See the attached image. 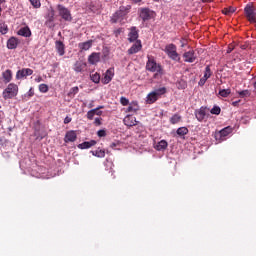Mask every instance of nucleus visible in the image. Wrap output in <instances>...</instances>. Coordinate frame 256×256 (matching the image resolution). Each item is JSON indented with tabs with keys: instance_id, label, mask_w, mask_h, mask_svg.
I'll return each mask as SVG.
<instances>
[{
	"instance_id": "obj_1",
	"label": "nucleus",
	"mask_w": 256,
	"mask_h": 256,
	"mask_svg": "<svg viewBox=\"0 0 256 256\" xmlns=\"http://www.w3.org/2000/svg\"><path fill=\"white\" fill-rule=\"evenodd\" d=\"M147 59L148 60L146 62V71H150V73H155L154 79H159V77H163L165 73L163 70V66H161V64H158L153 56H147Z\"/></svg>"
},
{
	"instance_id": "obj_2",
	"label": "nucleus",
	"mask_w": 256,
	"mask_h": 256,
	"mask_svg": "<svg viewBox=\"0 0 256 256\" xmlns=\"http://www.w3.org/2000/svg\"><path fill=\"white\" fill-rule=\"evenodd\" d=\"M131 6H120L119 10L111 16V23H125V17H127Z\"/></svg>"
},
{
	"instance_id": "obj_3",
	"label": "nucleus",
	"mask_w": 256,
	"mask_h": 256,
	"mask_svg": "<svg viewBox=\"0 0 256 256\" xmlns=\"http://www.w3.org/2000/svg\"><path fill=\"white\" fill-rule=\"evenodd\" d=\"M19 95V86L15 83H9L2 92V97L5 101L9 99H15Z\"/></svg>"
},
{
	"instance_id": "obj_4",
	"label": "nucleus",
	"mask_w": 256,
	"mask_h": 256,
	"mask_svg": "<svg viewBox=\"0 0 256 256\" xmlns=\"http://www.w3.org/2000/svg\"><path fill=\"white\" fill-rule=\"evenodd\" d=\"M167 93V88L162 87L150 92L146 97L147 105H153L157 100L161 99L162 95Z\"/></svg>"
},
{
	"instance_id": "obj_5",
	"label": "nucleus",
	"mask_w": 256,
	"mask_h": 256,
	"mask_svg": "<svg viewBox=\"0 0 256 256\" xmlns=\"http://www.w3.org/2000/svg\"><path fill=\"white\" fill-rule=\"evenodd\" d=\"M165 53L172 59V61H181V57H179V53H177V46H175V44L166 45Z\"/></svg>"
},
{
	"instance_id": "obj_6",
	"label": "nucleus",
	"mask_w": 256,
	"mask_h": 256,
	"mask_svg": "<svg viewBox=\"0 0 256 256\" xmlns=\"http://www.w3.org/2000/svg\"><path fill=\"white\" fill-rule=\"evenodd\" d=\"M245 16L250 23H256V9L253 6L246 5L245 9Z\"/></svg>"
},
{
	"instance_id": "obj_7",
	"label": "nucleus",
	"mask_w": 256,
	"mask_h": 256,
	"mask_svg": "<svg viewBox=\"0 0 256 256\" xmlns=\"http://www.w3.org/2000/svg\"><path fill=\"white\" fill-rule=\"evenodd\" d=\"M45 25L46 27H49V29H53L55 27V10L50 9L48 10L46 16H45Z\"/></svg>"
},
{
	"instance_id": "obj_8",
	"label": "nucleus",
	"mask_w": 256,
	"mask_h": 256,
	"mask_svg": "<svg viewBox=\"0 0 256 256\" xmlns=\"http://www.w3.org/2000/svg\"><path fill=\"white\" fill-rule=\"evenodd\" d=\"M57 9L59 11L60 17H62V19H64V21H72L73 20V18L71 17V11H69V9L65 8V6L59 4L57 6Z\"/></svg>"
},
{
	"instance_id": "obj_9",
	"label": "nucleus",
	"mask_w": 256,
	"mask_h": 256,
	"mask_svg": "<svg viewBox=\"0 0 256 256\" xmlns=\"http://www.w3.org/2000/svg\"><path fill=\"white\" fill-rule=\"evenodd\" d=\"M33 74V69L31 68H22L16 72V80L21 81Z\"/></svg>"
},
{
	"instance_id": "obj_10",
	"label": "nucleus",
	"mask_w": 256,
	"mask_h": 256,
	"mask_svg": "<svg viewBox=\"0 0 256 256\" xmlns=\"http://www.w3.org/2000/svg\"><path fill=\"white\" fill-rule=\"evenodd\" d=\"M183 59L185 63H195V61H197V55L195 54V50L185 52L183 54Z\"/></svg>"
},
{
	"instance_id": "obj_11",
	"label": "nucleus",
	"mask_w": 256,
	"mask_h": 256,
	"mask_svg": "<svg viewBox=\"0 0 256 256\" xmlns=\"http://www.w3.org/2000/svg\"><path fill=\"white\" fill-rule=\"evenodd\" d=\"M143 49V44H141V40H136L135 43L128 49V55H135V53H139Z\"/></svg>"
},
{
	"instance_id": "obj_12",
	"label": "nucleus",
	"mask_w": 256,
	"mask_h": 256,
	"mask_svg": "<svg viewBox=\"0 0 256 256\" xmlns=\"http://www.w3.org/2000/svg\"><path fill=\"white\" fill-rule=\"evenodd\" d=\"M153 15H155V12L151 11L149 8H143L140 12V17L143 21L153 19Z\"/></svg>"
},
{
	"instance_id": "obj_13",
	"label": "nucleus",
	"mask_w": 256,
	"mask_h": 256,
	"mask_svg": "<svg viewBox=\"0 0 256 256\" xmlns=\"http://www.w3.org/2000/svg\"><path fill=\"white\" fill-rule=\"evenodd\" d=\"M139 39V31L137 30V27H131L130 32L128 33V41L130 43H135Z\"/></svg>"
},
{
	"instance_id": "obj_14",
	"label": "nucleus",
	"mask_w": 256,
	"mask_h": 256,
	"mask_svg": "<svg viewBox=\"0 0 256 256\" xmlns=\"http://www.w3.org/2000/svg\"><path fill=\"white\" fill-rule=\"evenodd\" d=\"M64 141L65 143H75L77 141V132L75 130L66 132Z\"/></svg>"
},
{
	"instance_id": "obj_15",
	"label": "nucleus",
	"mask_w": 256,
	"mask_h": 256,
	"mask_svg": "<svg viewBox=\"0 0 256 256\" xmlns=\"http://www.w3.org/2000/svg\"><path fill=\"white\" fill-rule=\"evenodd\" d=\"M2 81L5 85L10 81H13V71L11 69H6L2 72Z\"/></svg>"
},
{
	"instance_id": "obj_16",
	"label": "nucleus",
	"mask_w": 256,
	"mask_h": 256,
	"mask_svg": "<svg viewBox=\"0 0 256 256\" xmlns=\"http://www.w3.org/2000/svg\"><path fill=\"white\" fill-rule=\"evenodd\" d=\"M114 75L115 73L113 72V69H108L102 78L103 85H108V83H111V81H113Z\"/></svg>"
},
{
	"instance_id": "obj_17",
	"label": "nucleus",
	"mask_w": 256,
	"mask_h": 256,
	"mask_svg": "<svg viewBox=\"0 0 256 256\" xmlns=\"http://www.w3.org/2000/svg\"><path fill=\"white\" fill-rule=\"evenodd\" d=\"M19 43V38L12 36L7 40V49H17Z\"/></svg>"
},
{
	"instance_id": "obj_18",
	"label": "nucleus",
	"mask_w": 256,
	"mask_h": 256,
	"mask_svg": "<svg viewBox=\"0 0 256 256\" xmlns=\"http://www.w3.org/2000/svg\"><path fill=\"white\" fill-rule=\"evenodd\" d=\"M17 35H19L20 37H26V38L31 37L32 35L31 28H29V26H24L17 31Z\"/></svg>"
},
{
	"instance_id": "obj_19",
	"label": "nucleus",
	"mask_w": 256,
	"mask_h": 256,
	"mask_svg": "<svg viewBox=\"0 0 256 256\" xmlns=\"http://www.w3.org/2000/svg\"><path fill=\"white\" fill-rule=\"evenodd\" d=\"M55 49L60 57L65 55V44L61 40L55 42Z\"/></svg>"
},
{
	"instance_id": "obj_20",
	"label": "nucleus",
	"mask_w": 256,
	"mask_h": 256,
	"mask_svg": "<svg viewBox=\"0 0 256 256\" xmlns=\"http://www.w3.org/2000/svg\"><path fill=\"white\" fill-rule=\"evenodd\" d=\"M207 116V113L205 112V108L201 107L198 110H195V117L199 123H202V121L205 120V117Z\"/></svg>"
},
{
	"instance_id": "obj_21",
	"label": "nucleus",
	"mask_w": 256,
	"mask_h": 256,
	"mask_svg": "<svg viewBox=\"0 0 256 256\" xmlns=\"http://www.w3.org/2000/svg\"><path fill=\"white\" fill-rule=\"evenodd\" d=\"M101 61V53L93 52L89 57H88V62L90 65H95Z\"/></svg>"
},
{
	"instance_id": "obj_22",
	"label": "nucleus",
	"mask_w": 256,
	"mask_h": 256,
	"mask_svg": "<svg viewBox=\"0 0 256 256\" xmlns=\"http://www.w3.org/2000/svg\"><path fill=\"white\" fill-rule=\"evenodd\" d=\"M95 115H98V117H101V115H103V111L99 110V108L92 109L87 112L86 117L87 119H89V121H93V118L95 117Z\"/></svg>"
},
{
	"instance_id": "obj_23",
	"label": "nucleus",
	"mask_w": 256,
	"mask_h": 256,
	"mask_svg": "<svg viewBox=\"0 0 256 256\" xmlns=\"http://www.w3.org/2000/svg\"><path fill=\"white\" fill-rule=\"evenodd\" d=\"M87 67V63L83 62L82 60L76 61L74 64V71L76 73H81Z\"/></svg>"
},
{
	"instance_id": "obj_24",
	"label": "nucleus",
	"mask_w": 256,
	"mask_h": 256,
	"mask_svg": "<svg viewBox=\"0 0 256 256\" xmlns=\"http://www.w3.org/2000/svg\"><path fill=\"white\" fill-rule=\"evenodd\" d=\"M123 121L124 125H126L127 127H135V125H137V120L131 115H127Z\"/></svg>"
},
{
	"instance_id": "obj_25",
	"label": "nucleus",
	"mask_w": 256,
	"mask_h": 256,
	"mask_svg": "<svg viewBox=\"0 0 256 256\" xmlns=\"http://www.w3.org/2000/svg\"><path fill=\"white\" fill-rule=\"evenodd\" d=\"M97 145V141L91 140L86 141L78 145V149H91V147H95Z\"/></svg>"
},
{
	"instance_id": "obj_26",
	"label": "nucleus",
	"mask_w": 256,
	"mask_h": 256,
	"mask_svg": "<svg viewBox=\"0 0 256 256\" xmlns=\"http://www.w3.org/2000/svg\"><path fill=\"white\" fill-rule=\"evenodd\" d=\"M78 47L81 51H89L90 47H93V41L88 40L86 42L79 43Z\"/></svg>"
},
{
	"instance_id": "obj_27",
	"label": "nucleus",
	"mask_w": 256,
	"mask_h": 256,
	"mask_svg": "<svg viewBox=\"0 0 256 256\" xmlns=\"http://www.w3.org/2000/svg\"><path fill=\"white\" fill-rule=\"evenodd\" d=\"M167 147H169V144L167 143V141L161 140L154 146V149H156V151H165Z\"/></svg>"
},
{
	"instance_id": "obj_28",
	"label": "nucleus",
	"mask_w": 256,
	"mask_h": 256,
	"mask_svg": "<svg viewBox=\"0 0 256 256\" xmlns=\"http://www.w3.org/2000/svg\"><path fill=\"white\" fill-rule=\"evenodd\" d=\"M137 111H139V104H137V102H132L128 106L126 113H137Z\"/></svg>"
},
{
	"instance_id": "obj_29",
	"label": "nucleus",
	"mask_w": 256,
	"mask_h": 256,
	"mask_svg": "<svg viewBox=\"0 0 256 256\" xmlns=\"http://www.w3.org/2000/svg\"><path fill=\"white\" fill-rule=\"evenodd\" d=\"M0 33L2 35H7V33H9V27L5 22H0Z\"/></svg>"
},
{
	"instance_id": "obj_30",
	"label": "nucleus",
	"mask_w": 256,
	"mask_h": 256,
	"mask_svg": "<svg viewBox=\"0 0 256 256\" xmlns=\"http://www.w3.org/2000/svg\"><path fill=\"white\" fill-rule=\"evenodd\" d=\"M180 121H181V115H179V114H174L170 118L171 125H177V123H179Z\"/></svg>"
},
{
	"instance_id": "obj_31",
	"label": "nucleus",
	"mask_w": 256,
	"mask_h": 256,
	"mask_svg": "<svg viewBox=\"0 0 256 256\" xmlns=\"http://www.w3.org/2000/svg\"><path fill=\"white\" fill-rule=\"evenodd\" d=\"M92 155H94V157H99L100 159H103V157H105V150L97 149L96 151H92Z\"/></svg>"
},
{
	"instance_id": "obj_32",
	"label": "nucleus",
	"mask_w": 256,
	"mask_h": 256,
	"mask_svg": "<svg viewBox=\"0 0 256 256\" xmlns=\"http://www.w3.org/2000/svg\"><path fill=\"white\" fill-rule=\"evenodd\" d=\"M90 79L93 83H99L101 81V75L99 73L90 74Z\"/></svg>"
},
{
	"instance_id": "obj_33",
	"label": "nucleus",
	"mask_w": 256,
	"mask_h": 256,
	"mask_svg": "<svg viewBox=\"0 0 256 256\" xmlns=\"http://www.w3.org/2000/svg\"><path fill=\"white\" fill-rule=\"evenodd\" d=\"M176 133L180 137H183L184 135H187V133H189V129H187V127H180L177 129Z\"/></svg>"
},
{
	"instance_id": "obj_34",
	"label": "nucleus",
	"mask_w": 256,
	"mask_h": 256,
	"mask_svg": "<svg viewBox=\"0 0 256 256\" xmlns=\"http://www.w3.org/2000/svg\"><path fill=\"white\" fill-rule=\"evenodd\" d=\"M231 131H232L231 127H226L220 130L219 135L220 137H227V135H230Z\"/></svg>"
},
{
	"instance_id": "obj_35",
	"label": "nucleus",
	"mask_w": 256,
	"mask_h": 256,
	"mask_svg": "<svg viewBox=\"0 0 256 256\" xmlns=\"http://www.w3.org/2000/svg\"><path fill=\"white\" fill-rule=\"evenodd\" d=\"M235 12V8L234 7H228V8H224L222 10V13H224V15H233V13Z\"/></svg>"
},
{
	"instance_id": "obj_36",
	"label": "nucleus",
	"mask_w": 256,
	"mask_h": 256,
	"mask_svg": "<svg viewBox=\"0 0 256 256\" xmlns=\"http://www.w3.org/2000/svg\"><path fill=\"white\" fill-rule=\"evenodd\" d=\"M38 89L40 93H48L49 92V86L47 84H40L38 86Z\"/></svg>"
},
{
	"instance_id": "obj_37",
	"label": "nucleus",
	"mask_w": 256,
	"mask_h": 256,
	"mask_svg": "<svg viewBox=\"0 0 256 256\" xmlns=\"http://www.w3.org/2000/svg\"><path fill=\"white\" fill-rule=\"evenodd\" d=\"M221 97H229L231 95V89H222L219 91Z\"/></svg>"
},
{
	"instance_id": "obj_38",
	"label": "nucleus",
	"mask_w": 256,
	"mask_h": 256,
	"mask_svg": "<svg viewBox=\"0 0 256 256\" xmlns=\"http://www.w3.org/2000/svg\"><path fill=\"white\" fill-rule=\"evenodd\" d=\"M34 9L41 8V0H29Z\"/></svg>"
},
{
	"instance_id": "obj_39",
	"label": "nucleus",
	"mask_w": 256,
	"mask_h": 256,
	"mask_svg": "<svg viewBox=\"0 0 256 256\" xmlns=\"http://www.w3.org/2000/svg\"><path fill=\"white\" fill-rule=\"evenodd\" d=\"M211 75H212L211 67L206 66L203 78L204 79H209L211 77Z\"/></svg>"
},
{
	"instance_id": "obj_40",
	"label": "nucleus",
	"mask_w": 256,
	"mask_h": 256,
	"mask_svg": "<svg viewBox=\"0 0 256 256\" xmlns=\"http://www.w3.org/2000/svg\"><path fill=\"white\" fill-rule=\"evenodd\" d=\"M210 113H211L212 115H220V114H221V108H220L219 106H214V107L211 109Z\"/></svg>"
},
{
	"instance_id": "obj_41",
	"label": "nucleus",
	"mask_w": 256,
	"mask_h": 256,
	"mask_svg": "<svg viewBox=\"0 0 256 256\" xmlns=\"http://www.w3.org/2000/svg\"><path fill=\"white\" fill-rule=\"evenodd\" d=\"M34 95H35V90L33 89V87H31L29 91L25 94V97H27V99H31V97H33Z\"/></svg>"
},
{
	"instance_id": "obj_42",
	"label": "nucleus",
	"mask_w": 256,
	"mask_h": 256,
	"mask_svg": "<svg viewBox=\"0 0 256 256\" xmlns=\"http://www.w3.org/2000/svg\"><path fill=\"white\" fill-rule=\"evenodd\" d=\"M120 103H121V105H123V107H127V105H129V99H127L126 97L122 96L120 98Z\"/></svg>"
},
{
	"instance_id": "obj_43",
	"label": "nucleus",
	"mask_w": 256,
	"mask_h": 256,
	"mask_svg": "<svg viewBox=\"0 0 256 256\" xmlns=\"http://www.w3.org/2000/svg\"><path fill=\"white\" fill-rule=\"evenodd\" d=\"M77 93H79V87H72L71 89H70V94L71 95H77Z\"/></svg>"
},
{
	"instance_id": "obj_44",
	"label": "nucleus",
	"mask_w": 256,
	"mask_h": 256,
	"mask_svg": "<svg viewBox=\"0 0 256 256\" xmlns=\"http://www.w3.org/2000/svg\"><path fill=\"white\" fill-rule=\"evenodd\" d=\"M240 97H249V90H243L239 92Z\"/></svg>"
},
{
	"instance_id": "obj_45",
	"label": "nucleus",
	"mask_w": 256,
	"mask_h": 256,
	"mask_svg": "<svg viewBox=\"0 0 256 256\" xmlns=\"http://www.w3.org/2000/svg\"><path fill=\"white\" fill-rule=\"evenodd\" d=\"M97 135L98 137H107V132L105 130H99Z\"/></svg>"
},
{
	"instance_id": "obj_46",
	"label": "nucleus",
	"mask_w": 256,
	"mask_h": 256,
	"mask_svg": "<svg viewBox=\"0 0 256 256\" xmlns=\"http://www.w3.org/2000/svg\"><path fill=\"white\" fill-rule=\"evenodd\" d=\"M205 83H207V78L202 77L200 79V81L198 82V85H200V87H203V85H205Z\"/></svg>"
},
{
	"instance_id": "obj_47",
	"label": "nucleus",
	"mask_w": 256,
	"mask_h": 256,
	"mask_svg": "<svg viewBox=\"0 0 256 256\" xmlns=\"http://www.w3.org/2000/svg\"><path fill=\"white\" fill-rule=\"evenodd\" d=\"M71 121H73V119L69 116H66L64 119V125H68V123H71Z\"/></svg>"
},
{
	"instance_id": "obj_48",
	"label": "nucleus",
	"mask_w": 256,
	"mask_h": 256,
	"mask_svg": "<svg viewBox=\"0 0 256 256\" xmlns=\"http://www.w3.org/2000/svg\"><path fill=\"white\" fill-rule=\"evenodd\" d=\"M94 125H96L97 127H99L101 125V118H95L94 120Z\"/></svg>"
},
{
	"instance_id": "obj_49",
	"label": "nucleus",
	"mask_w": 256,
	"mask_h": 256,
	"mask_svg": "<svg viewBox=\"0 0 256 256\" xmlns=\"http://www.w3.org/2000/svg\"><path fill=\"white\" fill-rule=\"evenodd\" d=\"M114 35H115V37H119V35H121V29L115 30Z\"/></svg>"
},
{
	"instance_id": "obj_50",
	"label": "nucleus",
	"mask_w": 256,
	"mask_h": 256,
	"mask_svg": "<svg viewBox=\"0 0 256 256\" xmlns=\"http://www.w3.org/2000/svg\"><path fill=\"white\" fill-rule=\"evenodd\" d=\"M233 49H235V47H233V45H229L228 49H227V53H231L233 51Z\"/></svg>"
},
{
	"instance_id": "obj_51",
	"label": "nucleus",
	"mask_w": 256,
	"mask_h": 256,
	"mask_svg": "<svg viewBox=\"0 0 256 256\" xmlns=\"http://www.w3.org/2000/svg\"><path fill=\"white\" fill-rule=\"evenodd\" d=\"M247 47H249V44L240 45V49H242L243 51H245V49H247Z\"/></svg>"
},
{
	"instance_id": "obj_52",
	"label": "nucleus",
	"mask_w": 256,
	"mask_h": 256,
	"mask_svg": "<svg viewBox=\"0 0 256 256\" xmlns=\"http://www.w3.org/2000/svg\"><path fill=\"white\" fill-rule=\"evenodd\" d=\"M36 83H41V81H43V77L38 76L37 78H35Z\"/></svg>"
},
{
	"instance_id": "obj_53",
	"label": "nucleus",
	"mask_w": 256,
	"mask_h": 256,
	"mask_svg": "<svg viewBox=\"0 0 256 256\" xmlns=\"http://www.w3.org/2000/svg\"><path fill=\"white\" fill-rule=\"evenodd\" d=\"M111 149H115L117 147V143L113 142L111 145H110Z\"/></svg>"
},
{
	"instance_id": "obj_54",
	"label": "nucleus",
	"mask_w": 256,
	"mask_h": 256,
	"mask_svg": "<svg viewBox=\"0 0 256 256\" xmlns=\"http://www.w3.org/2000/svg\"><path fill=\"white\" fill-rule=\"evenodd\" d=\"M233 107H237V105H239V101H235L232 103Z\"/></svg>"
},
{
	"instance_id": "obj_55",
	"label": "nucleus",
	"mask_w": 256,
	"mask_h": 256,
	"mask_svg": "<svg viewBox=\"0 0 256 256\" xmlns=\"http://www.w3.org/2000/svg\"><path fill=\"white\" fill-rule=\"evenodd\" d=\"M97 109H99V111H101V109H105V106H98Z\"/></svg>"
},
{
	"instance_id": "obj_56",
	"label": "nucleus",
	"mask_w": 256,
	"mask_h": 256,
	"mask_svg": "<svg viewBox=\"0 0 256 256\" xmlns=\"http://www.w3.org/2000/svg\"><path fill=\"white\" fill-rule=\"evenodd\" d=\"M133 3H141V0H132Z\"/></svg>"
},
{
	"instance_id": "obj_57",
	"label": "nucleus",
	"mask_w": 256,
	"mask_h": 256,
	"mask_svg": "<svg viewBox=\"0 0 256 256\" xmlns=\"http://www.w3.org/2000/svg\"><path fill=\"white\" fill-rule=\"evenodd\" d=\"M88 107H89V109L93 108V103H90V104L88 105Z\"/></svg>"
},
{
	"instance_id": "obj_58",
	"label": "nucleus",
	"mask_w": 256,
	"mask_h": 256,
	"mask_svg": "<svg viewBox=\"0 0 256 256\" xmlns=\"http://www.w3.org/2000/svg\"><path fill=\"white\" fill-rule=\"evenodd\" d=\"M5 3V0H0V5H3Z\"/></svg>"
},
{
	"instance_id": "obj_59",
	"label": "nucleus",
	"mask_w": 256,
	"mask_h": 256,
	"mask_svg": "<svg viewBox=\"0 0 256 256\" xmlns=\"http://www.w3.org/2000/svg\"><path fill=\"white\" fill-rule=\"evenodd\" d=\"M181 47H185V44H182Z\"/></svg>"
},
{
	"instance_id": "obj_60",
	"label": "nucleus",
	"mask_w": 256,
	"mask_h": 256,
	"mask_svg": "<svg viewBox=\"0 0 256 256\" xmlns=\"http://www.w3.org/2000/svg\"><path fill=\"white\" fill-rule=\"evenodd\" d=\"M59 1H65V0H59Z\"/></svg>"
},
{
	"instance_id": "obj_61",
	"label": "nucleus",
	"mask_w": 256,
	"mask_h": 256,
	"mask_svg": "<svg viewBox=\"0 0 256 256\" xmlns=\"http://www.w3.org/2000/svg\"><path fill=\"white\" fill-rule=\"evenodd\" d=\"M113 173H114V172L112 171V175H113Z\"/></svg>"
},
{
	"instance_id": "obj_62",
	"label": "nucleus",
	"mask_w": 256,
	"mask_h": 256,
	"mask_svg": "<svg viewBox=\"0 0 256 256\" xmlns=\"http://www.w3.org/2000/svg\"><path fill=\"white\" fill-rule=\"evenodd\" d=\"M0 109H1V105H0Z\"/></svg>"
}]
</instances>
